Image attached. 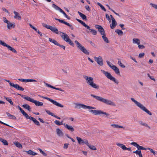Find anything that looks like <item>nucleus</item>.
<instances>
[{
    "label": "nucleus",
    "mask_w": 157,
    "mask_h": 157,
    "mask_svg": "<svg viewBox=\"0 0 157 157\" xmlns=\"http://www.w3.org/2000/svg\"><path fill=\"white\" fill-rule=\"evenodd\" d=\"M6 114L7 115L8 117L10 119H15L16 118L14 116L11 115L8 112H6Z\"/></svg>",
    "instance_id": "7c9ffc66"
},
{
    "label": "nucleus",
    "mask_w": 157,
    "mask_h": 157,
    "mask_svg": "<svg viewBox=\"0 0 157 157\" xmlns=\"http://www.w3.org/2000/svg\"><path fill=\"white\" fill-rule=\"evenodd\" d=\"M5 98L10 103L11 105H13V103L10 98L6 97H5Z\"/></svg>",
    "instance_id": "a18cd8bd"
},
{
    "label": "nucleus",
    "mask_w": 157,
    "mask_h": 157,
    "mask_svg": "<svg viewBox=\"0 0 157 157\" xmlns=\"http://www.w3.org/2000/svg\"><path fill=\"white\" fill-rule=\"evenodd\" d=\"M115 32L117 33L119 35H122L123 34V32L120 29H117L115 30Z\"/></svg>",
    "instance_id": "c03bdc74"
},
{
    "label": "nucleus",
    "mask_w": 157,
    "mask_h": 157,
    "mask_svg": "<svg viewBox=\"0 0 157 157\" xmlns=\"http://www.w3.org/2000/svg\"><path fill=\"white\" fill-rule=\"evenodd\" d=\"M15 27V25L14 24H13L10 22L7 24V27L9 29H10L11 28H14Z\"/></svg>",
    "instance_id": "c85d7f7f"
},
{
    "label": "nucleus",
    "mask_w": 157,
    "mask_h": 157,
    "mask_svg": "<svg viewBox=\"0 0 157 157\" xmlns=\"http://www.w3.org/2000/svg\"><path fill=\"white\" fill-rule=\"evenodd\" d=\"M101 71L108 78L113 81L117 84H118L119 83V81L118 80L116 79L115 77L112 76L110 73L102 70H101Z\"/></svg>",
    "instance_id": "7ed1b4c3"
},
{
    "label": "nucleus",
    "mask_w": 157,
    "mask_h": 157,
    "mask_svg": "<svg viewBox=\"0 0 157 157\" xmlns=\"http://www.w3.org/2000/svg\"><path fill=\"white\" fill-rule=\"evenodd\" d=\"M131 144L132 145L136 147L138 151H140L141 150H142L143 147L141 146H140L138 144H137L136 143L133 142L131 143Z\"/></svg>",
    "instance_id": "dca6fc26"
},
{
    "label": "nucleus",
    "mask_w": 157,
    "mask_h": 157,
    "mask_svg": "<svg viewBox=\"0 0 157 157\" xmlns=\"http://www.w3.org/2000/svg\"><path fill=\"white\" fill-rule=\"evenodd\" d=\"M68 145L69 144L67 143H66L64 144L63 147V148L65 149H67L68 147Z\"/></svg>",
    "instance_id": "e2e57ef3"
},
{
    "label": "nucleus",
    "mask_w": 157,
    "mask_h": 157,
    "mask_svg": "<svg viewBox=\"0 0 157 157\" xmlns=\"http://www.w3.org/2000/svg\"><path fill=\"white\" fill-rule=\"evenodd\" d=\"M38 149L40 151V152L41 154H42L44 156H46V154L41 149L38 148Z\"/></svg>",
    "instance_id": "6e6d98bb"
},
{
    "label": "nucleus",
    "mask_w": 157,
    "mask_h": 157,
    "mask_svg": "<svg viewBox=\"0 0 157 157\" xmlns=\"http://www.w3.org/2000/svg\"><path fill=\"white\" fill-rule=\"evenodd\" d=\"M38 96L42 98L47 99V100L50 101L54 105L57 106H58V107H60L61 108H63V105H62V104H61L58 103L57 101H55L53 100V99H51L50 98H48V97H46L42 96L40 95H38Z\"/></svg>",
    "instance_id": "0eeeda50"
},
{
    "label": "nucleus",
    "mask_w": 157,
    "mask_h": 157,
    "mask_svg": "<svg viewBox=\"0 0 157 157\" xmlns=\"http://www.w3.org/2000/svg\"><path fill=\"white\" fill-rule=\"evenodd\" d=\"M139 123L140 125L147 127L149 129H151V127L145 122H144L142 121H139Z\"/></svg>",
    "instance_id": "5701e85b"
},
{
    "label": "nucleus",
    "mask_w": 157,
    "mask_h": 157,
    "mask_svg": "<svg viewBox=\"0 0 157 157\" xmlns=\"http://www.w3.org/2000/svg\"><path fill=\"white\" fill-rule=\"evenodd\" d=\"M133 152L136 154L137 155H138L139 157H143V155L140 151H138L137 150L136 151H133Z\"/></svg>",
    "instance_id": "473e14b6"
},
{
    "label": "nucleus",
    "mask_w": 157,
    "mask_h": 157,
    "mask_svg": "<svg viewBox=\"0 0 157 157\" xmlns=\"http://www.w3.org/2000/svg\"><path fill=\"white\" fill-rule=\"evenodd\" d=\"M75 43L77 47L79 49H85L84 47L82 46L78 41L75 40Z\"/></svg>",
    "instance_id": "4be33fe9"
},
{
    "label": "nucleus",
    "mask_w": 157,
    "mask_h": 157,
    "mask_svg": "<svg viewBox=\"0 0 157 157\" xmlns=\"http://www.w3.org/2000/svg\"><path fill=\"white\" fill-rule=\"evenodd\" d=\"M63 125L68 130L73 132L75 130L74 128L71 125H69L67 124L64 123Z\"/></svg>",
    "instance_id": "2eb2a0df"
},
{
    "label": "nucleus",
    "mask_w": 157,
    "mask_h": 157,
    "mask_svg": "<svg viewBox=\"0 0 157 157\" xmlns=\"http://www.w3.org/2000/svg\"><path fill=\"white\" fill-rule=\"evenodd\" d=\"M116 144L118 146L122 148L123 150H125L126 147L124 145L122 144L119 143H117Z\"/></svg>",
    "instance_id": "2f4dec72"
},
{
    "label": "nucleus",
    "mask_w": 157,
    "mask_h": 157,
    "mask_svg": "<svg viewBox=\"0 0 157 157\" xmlns=\"http://www.w3.org/2000/svg\"><path fill=\"white\" fill-rule=\"evenodd\" d=\"M99 101L108 105L114 106H116L115 104L111 100L106 99L101 97H99Z\"/></svg>",
    "instance_id": "423d86ee"
},
{
    "label": "nucleus",
    "mask_w": 157,
    "mask_h": 157,
    "mask_svg": "<svg viewBox=\"0 0 157 157\" xmlns=\"http://www.w3.org/2000/svg\"><path fill=\"white\" fill-rule=\"evenodd\" d=\"M36 82V80L33 79H25V82Z\"/></svg>",
    "instance_id": "3c124183"
},
{
    "label": "nucleus",
    "mask_w": 157,
    "mask_h": 157,
    "mask_svg": "<svg viewBox=\"0 0 157 157\" xmlns=\"http://www.w3.org/2000/svg\"><path fill=\"white\" fill-rule=\"evenodd\" d=\"M117 25V22L115 19L112 20V24L110 25V28L111 29H114Z\"/></svg>",
    "instance_id": "6ab92c4d"
},
{
    "label": "nucleus",
    "mask_w": 157,
    "mask_h": 157,
    "mask_svg": "<svg viewBox=\"0 0 157 157\" xmlns=\"http://www.w3.org/2000/svg\"><path fill=\"white\" fill-rule=\"evenodd\" d=\"M45 111L49 115H50L52 116H53L54 114L53 113H52V112H51L49 110H45Z\"/></svg>",
    "instance_id": "13d9d810"
},
{
    "label": "nucleus",
    "mask_w": 157,
    "mask_h": 157,
    "mask_svg": "<svg viewBox=\"0 0 157 157\" xmlns=\"http://www.w3.org/2000/svg\"><path fill=\"white\" fill-rule=\"evenodd\" d=\"M57 45L59 46L60 48H63V49H65V46L61 45L58 43V44Z\"/></svg>",
    "instance_id": "69168bd1"
},
{
    "label": "nucleus",
    "mask_w": 157,
    "mask_h": 157,
    "mask_svg": "<svg viewBox=\"0 0 157 157\" xmlns=\"http://www.w3.org/2000/svg\"><path fill=\"white\" fill-rule=\"evenodd\" d=\"M82 52L86 55H88L89 54V51L87 50H81Z\"/></svg>",
    "instance_id": "4d7b16f0"
},
{
    "label": "nucleus",
    "mask_w": 157,
    "mask_h": 157,
    "mask_svg": "<svg viewBox=\"0 0 157 157\" xmlns=\"http://www.w3.org/2000/svg\"><path fill=\"white\" fill-rule=\"evenodd\" d=\"M103 65V63L102 58L100 56H99V65L102 66Z\"/></svg>",
    "instance_id": "ea45409f"
},
{
    "label": "nucleus",
    "mask_w": 157,
    "mask_h": 157,
    "mask_svg": "<svg viewBox=\"0 0 157 157\" xmlns=\"http://www.w3.org/2000/svg\"><path fill=\"white\" fill-rule=\"evenodd\" d=\"M17 107L19 109L21 113L22 114L23 116H24L25 117L28 114L21 108L19 105L17 106Z\"/></svg>",
    "instance_id": "c756f323"
},
{
    "label": "nucleus",
    "mask_w": 157,
    "mask_h": 157,
    "mask_svg": "<svg viewBox=\"0 0 157 157\" xmlns=\"http://www.w3.org/2000/svg\"><path fill=\"white\" fill-rule=\"evenodd\" d=\"M147 150H149L154 155H155L156 154L155 151L153 150L150 148H148Z\"/></svg>",
    "instance_id": "680f3d73"
},
{
    "label": "nucleus",
    "mask_w": 157,
    "mask_h": 157,
    "mask_svg": "<svg viewBox=\"0 0 157 157\" xmlns=\"http://www.w3.org/2000/svg\"><path fill=\"white\" fill-rule=\"evenodd\" d=\"M25 118L27 119H29L32 120L36 125H40V124L39 121H37L35 118L31 116H29L28 115L26 116Z\"/></svg>",
    "instance_id": "4468645a"
},
{
    "label": "nucleus",
    "mask_w": 157,
    "mask_h": 157,
    "mask_svg": "<svg viewBox=\"0 0 157 157\" xmlns=\"http://www.w3.org/2000/svg\"><path fill=\"white\" fill-rule=\"evenodd\" d=\"M99 32L102 35L105 34V33L104 29L100 25H99Z\"/></svg>",
    "instance_id": "412c9836"
},
{
    "label": "nucleus",
    "mask_w": 157,
    "mask_h": 157,
    "mask_svg": "<svg viewBox=\"0 0 157 157\" xmlns=\"http://www.w3.org/2000/svg\"><path fill=\"white\" fill-rule=\"evenodd\" d=\"M13 13L14 14V19H17L19 20H21V16L20 15L19 13L16 11H14Z\"/></svg>",
    "instance_id": "f3484780"
},
{
    "label": "nucleus",
    "mask_w": 157,
    "mask_h": 157,
    "mask_svg": "<svg viewBox=\"0 0 157 157\" xmlns=\"http://www.w3.org/2000/svg\"><path fill=\"white\" fill-rule=\"evenodd\" d=\"M57 134L58 136L62 137L63 136V133L62 131L59 128H58L56 129Z\"/></svg>",
    "instance_id": "b1692460"
},
{
    "label": "nucleus",
    "mask_w": 157,
    "mask_h": 157,
    "mask_svg": "<svg viewBox=\"0 0 157 157\" xmlns=\"http://www.w3.org/2000/svg\"><path fill=\"white\" fill-rule=\"evenodd\" d=\"M83 77L86 80L87 83L90 86L94 88H97L98 85L94 82L93 78L86 75H84Z\"/></svg>",
    "instance_id": "f257e3e1"
},
{
    "label": "nucleus",
    "mask_w": 157,
    "mask_h": 157,
    "mask_svg": "<svg viewBox=\"0 0 157 157\" xmlns=\"http://www.w3.org/2000/svg\"><path fill=\"white\" fill-rule=\"evenodd\" d=\"M131 100L133 101L136 105L139 107L142 110L146 112L147 114L150 115H151V113L146 108L144 107L142 104H141L140 103L138 102L137 101L135 100V99L132 98H131Z\"/></svg>",
    "instance_id": "f03ea898"
},
{
    "label": "nucleus",
    "mask_w": 157,
    "mask_h": 157,
    "mask_svg": "<svg viewBox=\"0 0 157 157\" xmlns=\"http://www.w3.org/2000/svg\"><path fill=\"white\" fill-rule=\"evenodd\" d=\"M29 25L31 28L33 29L37 33L38 31H39L35 27L32 25L31 24H29Z\"/></svg>",
    "instance_id": "603ef678"
},
{
    "label": "nucleus",
    "mask_w": 157,
    "mask_h": 157,
    "mask_svg": "<svg viewBox=\"0 0 157 157\" xmlns=\"http://www.w3.org/2000/svg\"><path fill=\"white\" fill-rule=\"evenodd\" d=\"M49 41L53 43L54 44L57 45L58 44V42L54 39H52L51 38H49Z\"/></svg>",
    "instance_id": "a19ab883"
},
{
    "label": "nucleus",
    "mask_w": 157,
    "mask_h": 157,
    "mask_svg": "<svg viewBox=\"0 0 157 157\" xmlns=\"http://www.w3.org/2000/svg\"><path fill=\"white\" fill-rule=\"evenodd\" d=\"M105 16L106 18L108 20L109 22H110L111 19L109 15L108 14L106 13Z\"/></svg>",
    "instance_id": "5fc2aeb1"
},
{
    "label": "nucleus",
    "mask_w": 157,
    "mask_h": 157,
    "mask_svg": "<svg viewBox=\"0 0 157 157\" xmlns=\"http://www.w3.org/2000/svg\"><path fill=\"white\" fill-rule=\"evenodd\" d=\"M54 122L55 124L58 125H63L64 123H63V121L59 122V121L56 120Z\"/></svg>",
    "instance_id": "49530a36"
},
{
    "label": "nucleus",
    "mask_w": 157,
    "mask_h": 157,
    "mask_svg": "<svg viewBox=\"0 0 157 157\" xmlns=\"http://www.w3.org/2000/svg\"><path fill=\"white\" fill-rule=\"evenodd\" d=\"M102 38L103 39L104 41L106 43H109V41L108 40V38L106 36V34H104L102 35Z\"/></svg>",
    "instance_id": "f704fd0d"
},
{
    "label": "nucleus",
    "mask_w": 157,
    "mask_h": 157,
    "mask_svg": "<svg viewBox=\"0 0 157 157\" xmlns=\"http://www.w3.org/2000/svg\"><path fill=\"white\" fill-rule=\"evenodd\" d=\"M51 30L53 32L57 34H58V30L55 27L52 26V28L51 29Z\"/></svg>",
    "instance_id": "e433bc0d"
},
{
    "label": "nucleus",
    "mask_w": 157,
    "mask_h": 157,
    "mask_svg": "<svg viewBox=\"0 0 157 157\" xmlns=\"http://www.w3.org/2000/svg\"><path fill=\"white\" fill-rule=\"evenodd\" d=\"M78 13L79 15H80V16L83 19V20L86 21L87 20L86 18V16L84 14H83V13H81L79 11H78Z\"/></svg>",
    "instance_id": "cd10ccee"
},
{
    "label": "nucleus",
    "mask_w": 157,
    "mask_h": 157,
    "mask_svg": "<svg viewBox=\"0 0 157 157\" xmlns=\"http://www.w3.org/2000/svg\"><path fill=\"white\" fill-rule=\"evenodd\" d=\"M29 99H30L29 101L34 103L36 106H41L43 105V103L42 102L35 100L33 98H31Z\"/></svg>",
    "instance_id": "9b49d317"
},
{
    "label": "nucleus",
    "mask_w": 157,
    "mask_h": 157,
    "mask_svg": "<svg viewBox=\"0 0 157 157\" xmlns=\"http://www.w3.org/2000/svg\"><path fill=\"white\" fill-rule=\"evenodd\" d=\"M89 112L90 113H92L93 114L97 115L98 114V111L94 110H92L89 109Z\"/></svg>",
    "instance_id": "79ce46f5"
},
{
    "label": "nucleus",
    "mask_w": 157,
    "mask_h": 157,
    "mask_svg": "<svg viewBox=\"0 0 157 157\" xmlns=\"http://www.w3.org/2000/svg\"><path fill=\"white\" fill-rule=\"evenodd\" d=\"M77 140L78 142V143L80 144H85L86 145H88V141L86 139H82L81 138L77 136L76 137Z\"/></svg>",
    "instance_id": "9d476101"
},
{
    "label": "nucleus",
    "mask_w": 157,
    "mask_h": 157,
    "mask_svg": "<svg viewBox=\"0 0 157 157\" xmlns=\"http://www.w3.org/2000/svg\"><path fill=\"white\" fill-rule=\"evenodd\" d=\"M44 84L46 86H47V87H50L52 89H55L56 90H59L60 91H63V90L61 88H57L55 87H54V86H51V85L45 82H44Z\"/></svg>",
    "instance_id": "aec40b11"
},
{
    "label": "nucleus",
    "mask_w": 157,
    "mask_h": 157,
    "mask_svg": "<svg viewBox=\"0 0 157 157\" xmlns=\"http://www.w3.org/2000/svg\"><path fill=\"white\" fill-rule=\"evenodd\" d=\"M22 106L25 109H27L29 111H31V109L29 105L27 104H25L22 105Z\"/></svg>",
    "instance_id": "4c0bfd02"
},
{
    "label": "nucleus",
    "mask_w": 157,
    "mask_h": 157,
    "mask_svg": "<svg viewBox=\"0 0 157 157\" xmlns=\"http://www.w3.org/2000/svg\"><path fill=\"white\" fill-rule=\"evenodd\" d=\"M111 126L115 128H124L122 126H120L118 124H112Z\"/></svg>",
    "instance_id": "c9c22d12"
},
{
    "label": "nucleus",
    "mask_w": 157,
    "mask_h": 157,
    "mask_svg": "<svg viewBox=\"0 0 157 157\" xmlns=\"http://www.w3.org/2000/svg\"><path fill=\"white\" fill-rule=\"evenodd\" d=\"M90 149L93 150H96V148L93 145H90L89 143L88 142V145H86Z\"/></svg>",
    "instance_id": "de8ad7c7"
},
{
    "label": "nucleus",
    "mask_w": 157,
    "mask_h": 157,
    "mask_svg": "<svg viewBox=\"0 0 157 157\" xmlns=\"http://www.w3.org/2000/svg\"><path fill=\"white\" fill-rule=\"evenodd\" d=\"M24 151L26 152L27 154L31 155H37V153L35 152H34L33 151L31 150H29L28 151Z\"/></svg>",
    "instance_id": "393cba45"
},
{
    "label": "nucleus",
    "mask_w": 157,
    "mask_h": 157,
    "mask_svg": "<svg viewBox=\"0 0 157 157\" xmlns=\"http://www.w3.org/2000/svg\"><path fill=\"white\" fill-rule=\"evenodd\" d=\"M99 115L103 117H105V116H109V114L105 112H103L102 111L99 110Z\"/></svg>",
    "instance_id": "a878e982"
},
{
    "label": "nucleus",
    "mask_w": 157,
    "mask_h": 157,
    "mask_svg": "<svg viewBox=\"0 0 157 157\" xmlns=\"http://www.w3.org/2000/svg\"><path fill=\"white\" fill-rule=\"evenodd\" d=\"M106 63L108 66L114 71L116 74L118 75H120V72L119 69L116 66L113 65L109 61L107 60Z\"/></svg>",
    "instance_id": "6e6552de"
},
{
    "label": "nucleus",
    "mask_w": 157,
    "mask_h": 157,
    "mask_svg": "<svg viewBox=\"0 0 157 157\" xmlns=\"http://www.w3.org/2000/svg\"><path fill=\"white\" fill-rule=\"evenodd\" d=\"M138 47L139 49H143L145 48V47L143 45L139 44H138Z\"/></svg>",
    "instance_id": "0e129e2a"
},
{
    "label": "nucleus",
    "mask_w": 157,
    "mask_h": 157,
    "mask_svg": "<svg viewBox=\"0 0 157 157\" xmlns=\"http://www.w3.org/2000/svg\"><path fill=\"white\" fill-rule=\"evenodd\" d=\"M14 144L17 147L19 148H21L22 147L21 144L20 143L18 142H14Z\"/></svg>",
    "instance_id": "72a5a7b5"
},
{
    "label": "nucleus",
    "mask_w": 157,
    "mask_h": 157,
    "mask_svg": "<svg viewBox=\"0 0 157 157\" xmlns=\"http://www.w3.org/2000/svg\"><path fill=\"white\" fill-rule=\"evenodd\" d=\"M150 5L153 8H155V9L157 10V5L155 4L151 3Z\"/></svg>",
    "instance_id": "bf43d9fd"
},
{
    "label": "nucleus",
    "mask_w": 157,
    "mask_h": 157,
    "mask_svg": "<svg viewBox=\"0 0 157 157\" xmlns=\"http://www.w3.org/2000/svg\"><path fill=\"white\" fill-rule=\"evenodd\" d=\"M144 55V53H141L139 54V57L140 58L143 57Z\"/></svg>",
    "instance_id": "338daca9"
},
{
    "label": "nucleus",
    "mask_w": 157,
    "mask_h": 157,
    "mask_svg": "<svg viewBox=\"0 0 157 157\" xmlns=\"http://www.w3.org/2000/svg\"><path fill=\"white\" fill-rule=\"evenodd\" d=\"M133 42L138 45L140 44V40L138 38H134L133 39Z\"/></svg>",
    "instance_id": "58836bf2"
},
{
    "label": "nucleus",
    "mask_w": 157,
    "mask_h": 157,
    "mask_svg": "<svg viewBox=\"0 0 157 157\" xmlns=\"http://www.w3.org/2000/svg\"><path fill=\"white\" fill-rule=\"evenodd\" d=\"M74 104L75 105V108L80 109L82 108L84 109H96L95 107H93L92 106L88 105H86L83 104L74 103Z\"/></svg>",
    "instance_id": "20e7f679"
},
{
    "label": "nucleus",
    "mask_w": 157,
    "mask_h": 157,
    "mask_svg": "<svg viewBox=\"0 0 157 157\" xmlns=\"http://www.w3.org/2000/svg\"><path fill=\"white\" fill-rule=\"evenodd\" d=\"M3 18V21L4 23H6L7 24L10 22V21L6 19V17H4Z\"/></svg>",
    "instance_id": "052dcab7"
},
{
    "label": "nucleus",
    "mask_w": 157,
    "mask_h": 157,
    "mask_svg": "<svg viewBox=\"0 0 157 157\" xmlns=\"http://www.w3.org/2000/svg\"><path fill=\"white\" fill-rule=\"evenodd\" d=\"M99 6H100L101 8L103 11L105 12L106 11V9L99 2Z\"/></svg>",
    "instance_id": "8fccbe9b"
},
{
    "label": "nucleus",
    "mask_w": 157,
    "mask_h": 157,
    "mask_svg": "<svg viewBox=\"0 0 157 157\" xmlns=\"http://www.w3.org/2000/svg\"><path fill=\"white\" fill-rule=\"evenodd\" d=\"M60 33H62V35H61V36L62 38L66 42H67L70 45L74 46V44L72 41L69 38L68 36L66 34L60 32Z\"/></svg>",
    "instance_id": "39448f33"
},
{
    "label": "nucleus",
    "mask_w": 157,
    "mask_h": 157,
    "mask_svg": "<svg viewBox=\"0 0 157 157\" xmlns=\"http://www.w3.org/2000/svg\"><path fill=\"white\" fill-rule=\"evenodd\" d=\"M20 95L21 96V97L23 98L24 99H25L26 100H27L28 101H29V100H30L29 99L31 98L28 97V96H25H25H24V95H22L20 94Z\"/></svg>",
    "instance_id": "09e8293b"
},
{
    "label": "nucleus",
    "mask_w": 157,
    "mask_h": 157,
    "mask_svg": "<svg viewBox=\"0 0 157 157\" xmlns=\"http://www.w3.org/2000/svg\"><path fill=\"white\" fill-rule=\"evenodd\" d=\"M0 44L2 45V46L5 47H6L8 49H14V48L11 47L10 45H8L6 44L5 42L3 41L0 40Z\"/></svg>",
    "instance_id": "a211bd4d"
},
{
    "label": "nucleus",
    "mask_w": 157,
    "mask_h": 157,
    "mask_svg": "<svg viewBox=\"0 0 157 157\" xmlns=\"http://www.w3.org/2000/svg\"><path fill=\"white\" fill-rule=\"evenodd\" d=\"M0 141L4 145H8V142L6 140L0 138Z\"/></svg>",
    "instance_id": "37998d69"
},
{
    "label": "nucleus",
    "mask_w": 157,
    "mask_h": 157,
    "mask_svg": "<svg viewBox=\"0 0 157 157\" xmlns=\"http://www.w3.org/2000/svg\"><path fill=\"white\" fill-rule=\"evenodd\" d=\"M147 75L148 76V77L151 80L154 81H155V79L153 78V77H152L150 75L148 74H147Z\"/></svg>",
    "instance_id": "774afa93"
},
{
    "label": "nucleus",
    "mask_w": 157,
    "mask_h": 157,
    "mask_svg": "<svg viewBox=\"0 0 157 157\" xmlns=\"http://www.w3.org/2000/svg\"><path fill=\"white\" fill-rule=\"evenodd\" d=\"M86 32L88 33H90L93 35H96L97 34V31L93 29H90L89 30H87Z\"/></svg>",
    "instance_id": "bb28decb"
},
{
    "label": "nucleus",
    "mask_w": 157,
    "mask_h": 157,
    "mask_svg": "<svg viewBox=\"0 0 157 157\" xmlns=\"http://www.w3.org/2000/svg\"><path fill=\"white\" fill-rule=\"evenodd\" d=\"M55 19L56 20L64 24L65 25H67L72 30H73V29H74L72 25H70L69 23L66 22L65 21H64L63 20H61V19H58L57 18H55Z\"/></svg>",
    "instance_id": "f8f14e48"
},
{
    "label": "nucleus",
    "mask_w": 157,
    "mask_h": 157,
    "mask_svg": "<svg viewBox=\"0 0 157 157\" xmlns=\"http://www.w3.org/2000/svg\"><path fill=\"white\" fill-rule=\"evenodd\" d=\"M52 6L56 10H59V11L61 13H62L64 15L65 17L67 18L69 20L71 19L70 17H68L62 9H61L58 6H56L55 4L53 3L52 4Z\"/></svg>",
    "instance_id": "1a4fd4ad"
},
{
    "label": "nucleus",
    "mask_w": 157,
    "mask_h": 157,
    "mask_svg": "<svg viewBox=\"0 0 157 157\" xmlns=\"http://www.w3.org/2000/svg\"><path fill=\"white\" fill-rule=\"evenodd\" d=\"M10 86L19 90L23 91L24 90V89L23 88L17 84H14L13 83H10Z\"/></svg>",
    "instance_id": "ddd939ff"
},
{
    "label": "nucleus",
    "mask_w": 157,
    "mask_h": 157,
    "mask_svg": "<svg viewBox=\"0 0 157 157\" xmlns=\"http://www.w3.org/2000/svg\"><path fill=\"white\" fill-rule=\"evenodd\" d=\"M117 63L121 67L124 68L125 67V66L123 64L121 61H119Z\"/></svg>",
    "instance_id": "864d4df0"
}]
</instances>
